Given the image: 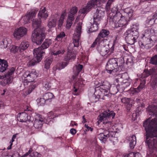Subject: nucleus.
<instances>
[{
  "label": "nucleus",
  "mask_w": 157,
  "mask_h": 157,
  "mask_svg": "<svg viewBox=\"0 0 157 157\" xmlns=\"http://www.w3.org/2000/svg\"><path fill=\"white\" fill-rule=\"evenodd\" d=\"M121 101L126 104L128 110H130L132 107L133 100L132 99H121Z\"/></svg>",
  "instance_id": "c85d7f7f"
},
{
  "label": "nucleus",
  "mask_w": 157,
  "mask_h": 157,
  "mask_svg": "<svg viewBox=\"0 0 157 157\" xmlns=\"http://www.w3.org/2000/svg\"><path fill=\"white\" fill-rule=\"evenodd\" d=\"M74 18L73 16L71 17V15H68L67 21V23L66 25V28L67 29H69L72 25V21L74 20Z\"/></svg>",
  "instance_id": "a19ab883"
},
{
  "label": "nucleus",
  "mask_w": 157,
  "mask_h": 157,
  "mask_svg": "<svg viewBox=\"0 0 157 157\" xmlns=\"http://www.w3.org/2000/svg\"><path fill=\"white\" fill-rule=\"evenodd\" d=\"M66 35L64 32H61L59 33V38H63Z\"/></svg>",
  "instance_id": "0e129e2a"
},
{
  "label": "nucleus",
  "mask_w": 157,
  "mask_h": 157,
  "mask_svg": "<svg viewBox=\"0 0 157 157\" xmlns=\"http://www.w3.org/2000/svg\"><path fill=\"white\" fill-rule=\"evenodd\" d=\"M76 55L74 52L72 51H69L67 56H64V59L66 61L74 60L75 59Z\"/></svg>",
  "instance_id": "393cba45"
},
{
  "label": "nucleus",
  "mask_w": 157,
  "mask_h": 157,
  "mask_svg": "<svg viewBox=\"0 0 157 157\" xmlns=\"http://www.w3.org/2000/svg\"><path fill=\"white\" fill-rule=\"evenodd\" d=\"M154 42H155L151 40V38L144 36V34L142 40L139 42V44L142 48L148 49L153 46L152 44Z\"/></svg>",
  "instance_id": "1a4fd4ad"
},
{
  "label": "nucleus",
  "mask_w": 157,
  "mask_h": 157,
  "mask_svg": "<svg viewBox=\"0 0 157 157\" xmlns=\"http://www.w3.org/2000/svg\"><path fill=\"white\" fill-rule=\"evenodd\" d=\"M112 3V2L109 0H108L105 6V8L107 12L109 11L110 9L111 5Z\"/></svg>",
  "instance_id": "bf43d9fd"
},
{
  "label": "nucleus",
  "mask_w": 157,
  "mask_h": 157,
  "mask_svg": "<svg viewBox=\"0 0 157 157\" xmlns=\"http://www.w3.org/2000/svg\"><path fill=\"white\" fill-rule=\"evenodd\" d=\"M150 115L155 116V118L149 121L147 119L143 123V126L146 132L145 142L150 153L157 147V106H152L149 111Z\"/></svg>",
  "instance_id": "f257e3e1"
},
{
  "label": "nucleus",
  "mask_w": 157,
  "mask_h": 157,
  "mask_svg": "<svg viewBox=\"0 0 157 157\" xmlns=\"http://www.w3.org/2000/svg\"><path fill=\"white\" fill-rule=\"evenodd\" d=\"M27 31V29L26 28L23 27H21L15 29L13 35L14 38L19 40L26 34Z\"/></svg>",
  "instance_id": "9b49d317"
},
{
  "label": "nucleus",
  "mask_w": 157,
  "mask_h": 157,
  "mask_svg": "<svg viewBox=\"0 0 157 157\" xmlns=\"http://www.w3.org/2000/svg\"><path fill=\"white\" fill-rule=\"evenodd\" d=\"M15 69V68L14 67H11L9 71L6 73V75L8 76H9L12 75L13 74Z\"/></svg>",
  "instance_id": "864d4df0"
},
{
  "label": "nucleus",
  "mask_w": 157,
  "mask_h": 157,
  "mask_svg": "<svg viewBox=\"0 0 157 157\" xmlns=\"http://www.w3.org/2000/svg\"><path fill=\"white\" fill-rule=\"evenodd\" d=\"M93 8H94V7L93 6L91 2L89 0L86 6H84L81 8L79 10V12L80 13L82 14H86L90 11Z\"/></svg>",
  "instance_id": "6ab92c4d"
},
{
  "label": "nucleus",
  "mask_w": 157,
  "mask_h": 157,
  "mask_svg": "<svg viewBox=\"0 0 157 157\" xmlns=\"http://www.w3.org/2000/svg\"><path fill=\"white\" fill-rule=\"evenodd\" d=\"M54 97L53 94L50 92L46 93L44 95V97L46 98H53Z\"/></svg>",
  "instance_id": "4d7b16f0"
},
{
  "label": "nucleus",
  "mask_w": 157,
  "mask_h": 157,
  "mask_svg": "<svg viewBox=\"0 0 157 157\" xmlns=\"http://www.w3.org/2000/svg\"><path fill=\"white\" fill-rule=\"evenodd\" d=\"M146 82L144 80H143L141 81L140 84L136 89L132 88L131 89L132 90L134 91L135 92H138L140 91L144 87V85L145 84Z\"/></svg>",
  "instance_id": "ea45409f"
},
{
  "label": "nucleus",
  "mask_w": 157,
  "mask_h": 157,
  "mask_svg": "<svg viewBox=\"0 0 157 157\" xmlns=\"http://www.w3.org/2000/svg\"><path fill=\"white\" fill-rule=\"evenodd\" d=\"M68 63L67 62H63L59 63V70L64 68L67 65Z\"/></svg>",
  "instance_id": "052dcab7"
},
{
  "label": "nucleus",
  "mask_w": 157,
  "mask_h": 157,
  "mask_svg": "<svg viewBox=\"0 0 157 157\" xmlns=\"http://www.w3.org/2000/svg\"><path fill=\"white\" fill-rule=\"evenodd\" d=\"M144 36L151 38V40L156 42L157 41V30L153 28L147 29L145 31Z\"/></svg>",
  "instance_id": "4468645a"
},
{
  "label": "nucleus",
  "mask_w": 157,
  "mask_h": 157,
  "mask_svg": "<svg viewBox=\"0 0 157 157\" xmlns=\"http://www.w3.org/2000/svg\"><path fill=\"white\" fill-rule=\"evenodd\" d=\"M94 8L99 6L102 3L105 2L106 0H90Z\"/></svg>",
  "instance_id": "4c0bfd02"
},
{
  "label": "nucleus",
  "mask_w": 157,
  "mask_h": 157,
  "mask_svg": "<svg viewBox=\"0 0 157 157\" xmlns=\"http://www.w3.org/2000/svg\"><path fill=\"white\" fill-rule=\"evenodd\" d=\"M52 44V40L50 39H46L42 44L40 47L42 49L45 50L48 48Z\"/></svg>",
  "instance_id": "c9c22d12"
},
{
  "label": "nucleus",
  "mask_w": 157,
  "mask_h": 157,
  "mask_svg": "<svg viewBox=\"0 0 157 157\" xmlns=\"http://www.w3.org/2000/svg\"><path fill=\"white\" fill-rule=\"evenodd\" d=\"M58 114L56 113H54L52 111H51L48 113V118L47 119V124H49L51 122H53V120H55L54 118L56 117H58Z\"/></svg>",
  "instance_id": "5701e85b"
},
{
  "label": "nucleus",
  "mask_w": 157,
  "mask_h": 157,
  "mask_svg": "<svg viewBox=\"0 0 157 157\" xmlns=\"http://www.w3.org/2000/svg\"><path fill=\"white\" fill-rule=\"evenodd\" d=\"M100 22H98V21H96L94 20V22L93 24L91 25L90 29V30L91 32H95L98 30V25L99 24Z\"/></svg>",
  "instance_id": "72a5a7b5"
},
{
  "label": "nucleus",
  "mask_w": 157,
  "mask_h": 157,
  "mask_svg": "<svg viewBox=\"0 0 157 157\" xmlns=\"http://www.w3.org/2000/svg\"><path fill=\"white\" fill-rule=\"evenodd\" d=\"M29 46V43L26 40L23 41L19 45V52H23L27 49Z\"/></svg>",
  "instance_id": "a878e982"
},
{
  "label": "nucleus",
  "mask_w": 157,
  "mask_h": 157,
  "mask_svg": "<svg viewBox=\"0 0 157 157\" xmlns=\"http://www.w3.org/2000/svg\"><path fill=\"white\" fill-rule=\"evenodd\" d=\"M108 135L109 136L108 138L111 137V138H110V140L113 141L114 140H113V138L116 139V138L113 136L115 135L114 132H109V131H108Z\"/></svg>",
  "instance_id": "5fc2aeb1"
},
{
  "label": "nucleus",
  "mask_w": 157,
  "mask_h": 157,
  "mask_svg": "<svg viewBox=\"0 0 157 157\" xmlns=\"http://www.w3.org/2000/svg\"><path fill=\"white\" fill-rule=\"evenodd\" d=\"M67 14V13L66 12V10H64L62 12L61 17L59 18V26L62 25L65 17L66 16Z\"/></svg>",
  "instance_id": "a18cd8bd"
},
{
  "label": "nucleus",
  "mask_w": 157,
  "mask_h": 157,
  "mask_svg": "<svg viewBox=\"0 0 157 157\" xmlns=\"http://www.w3.org/2000/svg\"><path fill=\"white\" fill-rule=\"evenodd\" d=\"M16 138V135H13L12 140H10V143H12L14 141V140Z\"/></svg>",
  "instance_id": "338daca9"
},
{
  "label": "nucleus",
  "mask_w": 157,
  "mask_h": 157,
  "mask_svg": "<svg viewBox=\"0 0 157 157\" xmlns=\"http://www.w3.org/2000/svg\"><path fill=\"white\" fill-rule=\"evenodd\" d=\"M104 9L101 7H98L96 10L94 15V20L100 22L104 15Z\"/></svg>",
  "instance_id": "f3484780"
},
{
  "label": "nucleus",
  "mask_w": 157,
  "mask_h": 157,
  "mask_svg": "<svg viewBox=\"0 0 157 157\" xmlns=\"http://www.w3.org/2000/svg\"><path fill=\"white\" fill-rule=\"evenodd\" d=\"M78 82H76L75 84L74 85V89L73 94L74 95H77L79 94V86H78Z\"/></svg>",
  "instance_id": "37998d69"
},
{
  "label": "nucleus",
  "mask_w": 157,
  "mask_h": 157,
  "mask_svg": "<svg viewBox=\"0 0 157 157\" xmlns=\"http://www.w3.org/2000/svg\"><path fill=\"white\" fill-rule=\"evenodd\" d=\"M129 147L131 149H132L134 148V146L136 143V138L135 135H132L129 138Z\"/></svg>",
  "instance_id": "2f4dec72"
},
{
  "label": "nucleus",
  "mask_w": 157,
  "mask_h": 157,
  "mask_svg": "<svg viewBox=\"0 0 157 157\" xmlns=\"http://www.w3.org/2000/svg\"><path fill=\"white\" fill-rule=\"evenodd\" d=\"M119 60V59L116 58H112L109 60L106 66V69L108 73L111 74L116 71L118 67L119 68L122 65V63H123L124 61L120 63L118 62Z\"/></svg>",
  "instance_id": "0eeeda50"
},
{
  "label": "nucleus",
  "mask_w": 157,
  "mask_h": 157,
  "mask_svg": "<svg viewBox=\"0 0 157 157\" xmlns=\"http://www.w3.org/2000/svg\"><path fill=\"white\" fill-rule=\"evenodd\" d=\"M85 127L86 128L85 130L86 131H88L90 130L91 131H92L93 130V128H91L88 125L85 124Z\"/></svg>",
  "instance_id": "e2e57ef3"
},
{
  "label": "nucleus",
  "mask_w": 157,
  "mask_h": 157,
  "mask_svg": "<svg viewBox=\"0 0 157 157\" xmlns=\"http://www.w3.org/2000/svg\"><path fill=\"white\" fill-rule=\"evenodd\" d=\"M33 151V149H32V148H30L29 151L27 152L28 154L29 155L30 154V157H33V155L31 154V153Z\"/></svg>",
  "instance_id": "774afa93"
},
{
  "label": "nucleus",
  "mask_w": 157,
  "mask_h": 157,
  "mask_svg": "<svg viewBox=\"0 0 157 157\" xmlns=\"http://www.w3.org/2000/svg\"><path fill=\"white\" fill-rule=\"evenodd\" d=\"M43 120L42 118L39 120L36 119L33 123V126L38 131H40L42 127Z\"/></svg>",
  "instance_id": "bb28decb"
},
{
  "label": "nucleus",
  "mask_w": 157,
  "mask_h": 157,
  "mask_svg": "<svg viewBox=\"0 0 157 157\" xmlns=\"http://www.w3.org/2000/svg\"><path fill=\"white\" fill-rule=\"evenodd\" d=\"M51 99H47L46 100H45V99H37L36 101L38 105L43 106L48 101L51 102L52 101Z\"/></svg>",
  "instance_id": "58836bf2"
},
{
  "label": "nucleus",
  "mask_w": 157,
  "mask_h": 157,
  "mask_svg": "<svg viewBox=\"0 0 157 157\" xmlns=\"http://www.w3.org/2000/svg\"><path fill=\"white\" fill-rule=\"evenodd\" d=\"M58 18H56L55 17L52 18V17L50 19L48 24V27L50 28H51L55 27L56 25V22L58 21Z\"/></svg>",
  "instance_id": "473e14b6"
},
{
  "label": "nucleus",
  "mask_w": 157,
  "mask_h": 157,
  "mask_svg": "<svg viewBox=\"0 0 157 157\" xmlns=\"http://www.w3.org/2000/svg\"><path fill=\"white\" fill-rule=\"evenodd\" d=\"M139 25H135L132 26L130 30H128L125 33V38L127 43L131 45H133L136 42V40L137 39L139 34L138 31Z\"/></svg>",
  "instance_id": "7ed1b4c3"
},
{
  "label": "nucleus",
  "mask_w": 157,
  "mask_h": 157,
  "mask_svg": "<svg viewBox=\"0 0 157 157\" xmlns=\"http://www.w3.org/2000/svg\"><path fill=\"white\" fill-rule=\"evenodd\" d=\"M116 81L119 83L117 87H114V88H117L118 91L121 90L123 91L125 90L130 85L132 82V80L129 78L127 73L118 75L116 78Z\"/></svg>",
  "instance_id": "f03ea898"
},
{
  "label": "nucleus",
  "mask_w": 157,
  "mask_h": 157,
  "mask_svg": "<svg viewBox=\"0 0 157 157\" xmlns=\"http://www.w3.org/2000/svg\"><path fill=\"white\" fill-rule=\"evenodd\" d=\"M151 63L154 65H157V54L152 57L150 59Z\"/></svg>",
  "instance_id": "3c124183"
},
{
  "label": "nucleus",
  "mask_w": 157,
  "mask_h": 157,
  "mask_svg": "<svg viewBox=\"0 0 157 157\" xmlns=\"http://www.w3.org/2000/svg\"><path fill=\"white\" fill-rule=\"evenodd\" d=\"M8 44V41L6 39H3L0 42V48H6L7 47Z\"/></svg>",
  "instance_id": "09e8293b"
},
{
  "label": "nucleus",
  "mask_w": 157,
  "mask_h": 157,
  "mask_svg": "<svg viewBox=\"0 0 157 157\" xmlns=\"http://www.w3.org/2000/svg\"><path fill=\"white\" fill-rule=\"evenodd\" d=\"M70 132L73 135L75 134L76 132V130L74 128H71L70 130Z\"/></svg>",
  "instance_id": "69168bd1"
},
{
  "label": "nucleus",
  "mask_w": 157,
  "mask_h": 157,
  "mask_svg": "<svg viewBox=\"0 0 157 157\" xmlns=\"http://www.w3.org/2000/svg\"><path fill=\"white\" fill-rule=\"evenodd\" d=\"M103 44L102 42L101 41L100 39H98V37L95 39L94 42L92 44L91 47L92 48H94L96 45L97 44V46H100V45H101V44Z\"/></svg>",
  "instance_id": "49530a36"
},
{
  "label": "nucleus",
  "mask_w": 157,
  "mask_h": 157,
  "mask_svg": "<svg viewBox=\"0 0 157 157\" xmlns=\"http://www.w3.org/2000/svg\"><path fill=\"white\" fill-rule=\"evenodd\" d=\"M23 103L22 105V108L25 112L19 113L17 115V118L18 121L21 122H26L27 121H32V118L30 116L28 115L30 112L32 111V108L29 106L28 103H26V104H24Z\"/></svg>",
  "instance_id": "20e7f679"
},
{
  "label": "nucleus",
  "mask_w": 157,
  "mask_h": 157,
  "mask_svg": "<svg viewBox=\"0 0 157 157\" xmlns=\"http://www.w3.org/2000/svg\"><path fill=\"white\" fill-rule=\"evenodd\" d=\"M36 85L35 84L34 85H32L30 86H29V90L28 91V94H30L31 92L36 87Z\"/></svg>",
  "instance_id": "680f3d73"
},
{
  "label": "nucleus",
  "mask_w": 157,
  "mask_h": 157,
  "mask_svg": "<svg viewBox=\"0 0 157 157\" xmlns=\"http://www.w3.org/2000/svg\"><path fill=\"white\" fill-rule=\"evenodd\" d=\"M19 46H16L15 45H13L11 47L10 49V51L11 52L13 53H16L18 51H19Z\"/></svg>",
  "instance_id": "8fccbe9b"
},
{
  "label": "nucleus",
  "mask_w": 157,
  "mask_h": 157,
  "mask_svg": "<svg viewBox=\"0 0 157 157\" xmlns=\"http://www.w3.org/2000/svg\"><path fill=\"white\" fill-rule=\"evenodd\" d=\"M52 61V59L49 58H47L44 61V68L46 69L49 68Z\"/></svg>",
  "instance_id": "79ce46f5"
},
{
  "label": "nucleus",
  "mask_w": 157,
  "mask_h": 157,
  "mask_svg": "<svg viewBox=\"0 0 157 157\" xmlns=\"http://www.w3.org/2000/svg\"><path fill=\"white\" fill-rule=\"evenodd\" d=\"M83 68V65L80 64H78V65H75L73 67L74 73L75 75V76L73 75L72 77L73 79H75V76L78 75Z\"/></svg>",
  "instance_id": "cd10ccee"
},
{
  "label": "nucleus",
  "mask_w": 157,
  "mask_h": 157,
  "mask_svg": "<svg viewBox=\"0 0 157 157\" xmlns=\"http://www.w3.org/2000/svg\"><path fill=\"white\" fill-rule=\"evenodd\" d=\"M36 14V12L34 10L29 11L27 12L26 15L24 19L26 23L30 22V21H33L32 26L36 28L35 29H39V27L40 26L41 23V20L40 18L39 19H34Z\"/></svg>",
  "instance_id": "39448f33"
},
{
  "label": "nucleus",
  "mask_w": 157,
  "mask_h": 157,
  "mask_svg": "<svg viewBox=\"0 0 157 157\" xmlns=\"http://www.w3.org/2000/svg\"><path fill=\"white\" fill-rule=\"evenodd\" d=\"M77 8L76 7H72L70 11V13L69 15L70 14L71 17L72 16L73 17V18H74V14L77 13Z\"/></svg>",
  "instance_id": "603ef678"
},
{
  "label": "nucleus",
  "mask_w": 157,
  "mask_h": 157,
  "mask_svg": "<svg viewBox=\"0 0 157 157\" xmlns=\"http://www.w3.org/2000/svg\"><path fill=\"white\" fill-rule=\"evenodd\" d=\"M108 131L105 130L103 133H101L98 135V137L100 140L102 142H105L108 138Z\"/></svg>",
  "instance_id": "c756f323"
},
{
  "label": "nucleus",
  "mask_w": 157,
  "mask_h": 157,
  "mask_svg": "<svg viewBox=\"0 0 157 157\" xmlns=\"http://www.w3.org/2000/svg\"><path fill=\"white\" fill-rule=\"evenodd\" d=\"M37 74L36 70L33 69L31 71H26L24 75V76L28 82H31L34 80V78L36 76Z\"/></svg>",
  "instance_id": "a211bd4d"
},
{
  "label": "nucleus",
  "mask_w": 157,
  "mask_h": 157,
  "mask_svg": "<svg viewBox=\"0 0 157 157\" xmlns=\"http://www.w3.org/2000/svg\"><path fill=\"white\" fill-rule=\"evenodd\" d=\"M115 115V113H114L113 111H110L109 110L104 111L102 113L98 116L99 120L98 122L99 123V122H101L102 121H105L111 117L113 119Z\"/></svg>",
  "instance_id": "ddd939ff"
},
{
  "label": "nucleus",
  "mask_w": 157,
  "mask_h": 157,
  "mask_svg": "<svg viewBox=\"0 0 157 157\" xmlns=\"http://www.w3.org/2000/svg\"><path fill=\"white\" fill-rule=\"evenodd\" d=\"M43 86L46 90H48L51 87V83L48 82H43Z\"/></svg>",
  "instance_id": "6e6d98bb"
},
{
  "label": "nucleus",
  "mask_w": 157,
  "mask_h": 157,
  "mask_svg": "<svg viewBox=\"0 0 157 157\" xmlns=\"http://www.w3.org/2000/svg\"><path fill=\"white\" fill-rule=\"evenodd\" d=\"M34 56L38 61H40L45 55V50L42 49L40 47L34 49L33 52Z\"/></svg>",
  "instance_id": "dca6fc26"
},
{
  "label": "nucleus",
  "mask_w": 157,
  "mask_h": 157,
  "mask_svg": "<svg viewBox=\"0 0 157 157\" xmlns=\"http://www.w3.org/2000/svg\"><path fill=\"white\" fill-rule=\"evenodd\" d=\"M51 53L52 55L56 56L57 55L59 56V49L57 48L56 50H52L51 52Z\"/></svg>",
  "instance_id": "13d9d810"
},
{
  "label": "nucleus",
  "mask_w": 157,
  "mask_h": 157,
  "mask_svg": "<svg viewBox=\"0 0 157 157\" xmlns=\"http://www.w3.org/2000/svg\"><path fill=\"white\" fill-rule=\"evenodd\" d=\"M111 85L107 81L99 80L98 83L96 85L97 87L99 88V90L102 92L107 93L109 90Z\"/></svg>",
  "instance_id": "f8f14e48"
},
{
  "label": "nucleus",
  "mask_w": 157,
  "mask_h": 157,
  "mask_svg": "<svg viewBox=\"0 0 157 157\" xmlns=\"http://www.w3.org/2000/svg\"><path fill=\"white\" fill-rule=\"evenodd\" d=\"M108 42H103L101 45L97 47V49L98 51L102 56H105L110 51L112 52L113 49H112L109 50V44Z\"/></svg>",
  "instance_id": "9d476101"
},
{
  "label": "nucleus",
  "mask_w": 157,
  "mask_h": 157,
  "mask_svg": "<svg viewBox=\"0 0 157 157\" xmlns=\"http://www.w3.org/2000/svg\"><path fill=\"white\" fill-rule=\"evenodd\" d=\"M82 23L79 22L76 26L73 36V42L74 47H77L79 44V40L81 33Z\"/></svg>",
  "instance_id": "6e6552de"
},
{
  "label": "nucleus",
  "mask_w": 157,
  "mask_h": 157,
  "mask_svg": "<svg viewBox=\"0 0 157 157\" xmlns=\"http://www.w3.org/2000/svg\"><path fill=\"white\" fill-rule=\"evenodd\" d=\"M38 17L39 18H42L44 20H45L48 16V15L47 13V12L46 11V9L45 7L42 9L41 8V9L39 11L38 14Z\"/></svg>",
  "instance_id": "7c9ffc66"
},
{
  "label": "nucleus",
  "mask_w": 157,
  "mask_h": 157,
  "mask_svg": "<svg viewBox=\"0 0 157 157\" xmlns=\"http://www.w3.org/2000/svg\"><path fill=\"white\" fill-rule=\"evenodd\" d=\"M44 29H35L33 32L32 37L33 41L37 45H40L45 38Z\"/></svg>",
  "instance_id": "423d86ee"
},
{
  "label": "nucleus",
  "mask_w": 157,
  "mask_h": 157,
  "mask_svg": "<svg viewBox=\"0 0 157 157\" xmlns=\"http://www.w3.org/2000/svg\"><path fill=\"white\" fill-rule=\"evenodd\" d=\"M109 34V31L105 29H102L100 32L97 37L100 39L101 41L102 42H108L107 39H104L103 38L107 36Z\"/></svg>",
  "instance_id": "aec40b11"
},
{
  "label": "nucleus",
  "mask_w": 157,
  "mask_h": 157,
  "mask_svg": "<svg viewBox=\"0 0 157 157\" xmlns=\"http://www.w3.org/2000/svg\"><path fill=\"white\" fill-rule=\"evenodd\" d=\"M157 74V70L155 68H152L149 71L145 70L142 74L143 77L144 78L147 77L150 75H154Z\"/></svg>",
  "instance_id": "b1692460"
},
{
  "label": "nucleus",
  "mask_w": 157,
  "mask_h": 157,
  "mask_svg": "<svg viewBox=\"0 0 157 157\" xmlns=\"http://www.w3.org/2000/svg\"><path fill=\"white\" fill-rule=\"evenodd\" d=\"M124 16L127 18H130L132 15L133 11L132 9L130 8H128L124 10Z\"/></svg>",
  "instance_id": "e433bc0d"
},
{
  "label": "nucleus",
  "mask_w": 157,
  "mask_h": 157,
  "mask_svg": "<svg viewBox=\"0 0 157 157\" xmlns=\"http://www.w3.org/2000/svg\"><path fill=\"white\" fill-rule=\"evenodd\" d=\"M125 18L124 16H121L117 23H116L115 27L117 28L123 26L124 27L127 23V18Z\"/></svg>",
  "instance_id": "412c9836"
},
{
  "label": "nucleus",
  "mask_w": 157,
  "mask_h": 157,
  "mask_svg": "<svg viewBox=\"0 0 157 157\" xmlns=\"http://www.w3.org/2000/svg\"><path fill=\"white\" fill-rule=\"evenodd\" d=\"M154 75L152 76L151 80V87L154 88L157 87V75Z\"/></svg>",
  "instance_id": "f704fd0d"
},
{
  "label": "nucleus",
  "mask_w": 157,
  "mask_h": 157,
  "mask_svg": "<svg viewBox=\"0 0 157 157\" xmlns=\"http://www.w3.org/2000/svg\"><path fill=\"white\" fill-rule=\"evenodd\" d=\"M40 62L37 61L36 58L34 57L29 62L27 63V65L29 67L33 66Z\"/></svg>",
  "instance_id": "c03bdc74"
},
{
  "label": "nucleus",
  "mask_w": 157,
  "mask_h": 157,
  "mask_svg": "<svg viewBox=\"0 0 157 157\" xmlns=\"http://www.w3.org/2000/svg\"><path fill=\"white\" fill-rule=\"evenodd\" d=\"M8 63L7 61L4 59H0V72H4L8 68Z\"/></svg>",
  "instance_id": "4be33fe9"
},
{
  "label": "nucleus",
  "mask_w": 157,
  "mask_h": 157,
  "mask_svg": "<svg viewBox=\"0 0 157 157\" xmlns=\"http://www.w3.org/2000/svg\"><path fill=\"white\" fill-rule=\"evenodd\" d=\"M111 11L110 13L109 21L110 24H114L115 27L116 23H117L120 17L122 16V15L119 12H112L111 10Z\"/></svg>",
  "instance_id": "2eb2a0df"
},
{
  "label": "nucleus",
  "mask_w": 157,
  "mask_h": 157,
  "mask_svg": "<svg viewBox=\"0 0 157 157\" xmlns=\"http://www.w3.org/2000/svg\"><path fill=\"white\" fill-rule=\"evenodd\" d=\"M122 157H142L140 154L137 153L134 154L133 152H131L127 155L123 156Z\"/></svg>",
  "instance_id": "de8ad7c7"
}]
</instances>
